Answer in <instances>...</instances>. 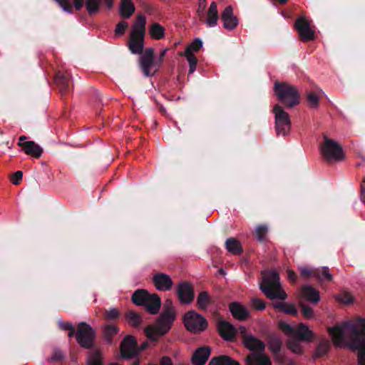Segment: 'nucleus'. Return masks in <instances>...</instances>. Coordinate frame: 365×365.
<instances>
[{
  "mask_svg": "<svg viewBox=\"0 0 365 365\" xmlns=\"http://www.w3.org/2000/svg\"><path fill=\"white\" fill-rule=\"evenodd\" d=\"M328 331L336 346L347 345L353 350H358V364L365 365V322L343 323L341 326L329 328Z\"/></svg>",
  "mask_w": 365,
  "mask_h": 365,
  "instance_id": "1",
  "label": "nucleus"
},
{
  "mask_svg": "<svg viewBox=\"0 0 365 365\" xmlns=\"http://www.w3.org/2000/svg\"><path fill=\"white\" fill-rule=\"evenodd\" d=\"M262 280L259 289L265 296L271 299L285 300L287 294L282 289L279 277L276 271H264L262 272Z\"/></svg>",
  "mask_w": 365,
  "mask_h": 365,
  "instance_id": "2",
  "label": "nucleus"
},
{
  "mask_svg": "<svg viewBox=\"0 0 365 365\" xmlns=\"http://www.w3.org/2000/svg\"><path fill=\"white\" fill-rule=\"evenodd\" d=\"M146 19L141 14L136 16L135 21L131 26L128 46L135 54H140L144 48Z\"/></svg>",
  "mask_w": 365,
  "mask_h": 365,
  "instance_id": "3",
  "label": "nucleus"
},
{
  "mask_svg": "<svg viewBox=\"0 0 365 365\" xmlns=\"http://www.w3.org/2000/svg\"><path fill=\"white\" fill-rule=\"evenodd\" d=\"M274 91L278 99L287 107L292 108L299 103V94L295 86L285 82H276Z\"/></svg>",
  "mask_w": 365,
  "mask_h": 365,
  "instance_id": "4",
  "label": "nucleus"
},
{
  "mask_svg": "<svg viewBox=\"0 0 365 365\" xmlns=\"http://www.w3.org/2000/svg\"><path fill=\"white\" fill-rule=\"evenodd\" d=\"M319 150L322 158L329 163L342 161L345 159L341 146L336 141L327 137L324 138Z\"/></svg>",
  "mask_w": 365,
  "mask_h": 365,
  "instance_id": "5",
  "label": "nucleus"
},
{
  "mask_svg": "<svg viewBox=\"0 0 365 365\" xmlns=\"http://www.w3.org/2000/svg\"><path fill=\"white\" fill-rule=\"evenodd\" d=\"M279 327L288 337L295 336L299 340L308 343L312 341L315 338L313 331L303 323H300L296 328H294L286 322L281 321L279 322Z\"/></svg>",
  "mask_w": 365,
  "mask_h": 365,
  "instance_id": "6",
  "label": "nucleus"
},
{
  "mask_svg": "<svg viewBox=\"0 0 365 365\" xmlns=\"http://www.w3.org/2000/svg\"><path fill=\"white\" fill-rule=\"evenodd\" d=\"M185 328L190 332L199 333L207 327V320L195 311H189L183 317Z\"/></svg>",
  "mask_w": 365,
  "mask_h": 365,
  "instance_id": "7",
  "label": "nucleus"
},
{
  "mask_svg": "<svg viewBox=\"0 0 365 365\" xmlns=\"http://www.w3.org/2000/svg\"><path fill=\"white\" fill-rule=\"evenodd\" d=\"M140 68L145 76H153L160 67V63L154 61V50L148 48L140 58Z\"/></svg>",
  "mask_w": 365,
  "mask_h": 365,
  "instance_id": "8",
  "label": "nucleus"
},
{
  "mask_svg": "<svg viewBox=\"0 0 365 365\" xmlns=\"http://www.w3.org/2000/svg\"><path fill=\"white\" fill-rule=\"evenodd\" d=\"M275 115V126L278 135H286L289 133L291 122L289 114L281 106L276 105L273 108Z\"/></svg>",
  "mask_w": 365,
  "mask_h": 365,
  "instance_id": "9",
  "label": "nucleus"
},
{
  "mask_svg": "<svg viewBox=\"0 0 365 365\" xmlns=\"http://www.w3.org/2000/svg\"><path fill=\"white\" fill-rule=\"evenodd\" d=\"M294 28L302 41H312L317 38L316 32L311 26V21L304 16L297 19Z\"/></svg>",
  "mask_w": 365,
  "mask_h": 365,
  "instance_id": "10",
  "label": "nucleus"
},
{
  "mask_svg": "<svg viewBox=\"0 0 365 365\" xmlns=\"http://www.w3.org/2000/svg\"><path fill=\"white\" fill-rule=\"evenodd\" d=\"M95 331L86 323L81 322L78 326L76 337L78 343L83 348H90L95 339Z\"/></svg>",
  "mask_w": 365,
  "mask_h": 365,
  "instance_id": "11",
  "label": "nucleus"
},
{
  "mask_svg": "<svg viewBox=\"0 0 365 365\" xmlns=\"http://www.w3.org/2000/svg\"><path fill=\"white\" fill-rule=\"evenodd\" d=\"M239 330L242 338V343L246 349L254 353L256 351L259 353L264 351L265 344L263 341L253 335L247 334V329L244 327H240Z\"/></svg>",
  "mask_w": 365,
  "mask_h": 365,
  "instance_id": "12",
  "label": "nucleus"
},
{
  "mask_svg": "<svg viewBox=\"0 0 365 365\" xmlns=\"http://www.w3.org/2000/svg\"><path fill=\"white\" fill-rule=\"evenodd\" d=\"M175 319V312L173 308L165 309L158 319L155 324L158 327L161 334H167L171 329Z\"/></svg>",
  "mask_w": 365,
  "mask_h": 365,
  "instance_id": "13",
  "label": "nucleus"
},
{
  "mask_svg": "<svg viewBox=\"0 0 365 365\" xmlns=\"http://www.w3.org/2000/svg\"><path fill=\"white\" fill-rule=\"evenodd\" d=\"M26 138L25 135L19 137L18 146L21 147L26 155L39 158L43 153V149L34 141H24Z\"/></svg>",
  "mask_w": 365,
  "mask_h": 365,
  "instance_id": "14",
  "label": "nucleus"
},
{
  "mask_svg": "<svg viewBox=\"0 0 365 365\" xmlns=\"http://www.w3.org/2000/svg\"><path fill=\"white\" fill-rule=\"evenodd\" d=\"M177 294L182 304H190L194 299L193 288L187 282H182L178 285Z\"/></svg>",
  "mask_w": 365,
  "mask_h": 365,
  "instance_id": "15",
  "label": "nucleus"
},
{
  "mask_svg": "<svg viewBox=\"0 0 365 365\" xmlns=\"http://www.w3.org/2000/svg\"><path fill=\"white\" fill-rule=\"evenodd\" d=\"M221 19L223 22V27L227 30H234L238 25L239 21L233 14V9L231 6L225 8L221 14Z\"/></svg>",
  "mask_w": 365,
  "mask_h": 365,
  "instance_id": "16",
  "label": "nucleus"
},
{
  "mask_svg": "<svg viewBox=\"0 0 365 365\" xmlns=\"http://www.w3.org/2000/svg\"><path fill=\"white\" fill-rule=\"evenodd\" d=\"M137 341L132 336H125L120 344V353L124 358H130L136 354Z\"/></svg>",
  "mask_w": 365,
  "mask_h": 365,
  "instance_id": "17",
  "label": "nucleus"
},
{
  "mask_svg": "<svg viewBox=\"0 0 365 365\" xmlns=\"http://www.w3.org/2000/svg\"><path fill=\"white\" fill-rule=\"evenodd\" d=\"M153 282L156 289L163 292L170 290L173 285L170 277L163 273L155 274L153 277Z\"/></svg>",
  "mask_w": 365,
  "mask_h": 365,
  "instance_id": "18",
  "label": "nucleus"
},
{
  "mask_svg": "<svg viewBox=\"0 0 365 365\" xmlns=\"http://www.w3.org/2000/svg\"><path fill=\"white\" fill-rule=\"evenodd\" d=\"M217 329L221 337L227 341H232L237 334L235 327L225 321L217 323Z\"/></svg>",
  "mask_w": 365,
  "mask_h": 365,
  "instance_id": "19",
  "label": "nucleus"
},
{
  "mask_svg": "<svg viewBox=\"0 0 365 365\" xmlns=\"http://www.w3.org/2000/svg\"><path fill=\"white\" fill-rule=\"evenodd\" d=\"M101 5L110 9L113 5V0H87L86 2V9L91 15L97 14Z\"/></svg>",
  "mask_w": 365,
  "mask_h": 365,
  "instance_id": "20",
  "label": "nucleus"
},
{
  "mask_svg": "<svg viewBox=\"0 0 365 365\" xmlns=\"http://www.w3.org/2000/svg\"><path fill=\"white\" fill-rule=\"evenodd\" d=\"M245 362L247 365H272L270 359L264 352L250 354L247 356Z\"/></svg>",
  "mask_w": 365,
  "mask_h": 365,
  "instance_id": "21",
  "label": "nucleus"
},
{
  "mask_svg": "<svg viewBox=\"0 0 365 365\" xmlns=\"http://www.w3.org/2000/svg\"><path fill=\"white\" fill-rule=\"evenodd\" d=\"M55 83L61 93H66L71 83L69 73L67 71H58L55 77Z\"/></svg>",
  "mask_w": 365,
  "mask_h": 365,
  "instance_id": "22",
  "label": "nucleus"
},
{
  "mask_svg": "<svg viewBox=\"0 0 365 365\" xmlns=\"http://www.w3.org/2000/svg\"><path fill=\"white\" fill-rule=\"evenodd\" d=\"M210 355V349L209 347H200L194 352L191 359L192 363L194 365H204Z\"/></svg>",
  "mask_w": 365,
  "mask_h": 365,
  "instance_id": "23",
  "label": "nucleus"
},
{
  "mask_svg": "<svg viewBox=\"0 0 365 365\" xmlns=\"http://www.w3.org/2000/svg\"><path fill=\"white\" fill-rule=\"evenodd\" d=\"M219 19L217 4L212 1L207 11L204 22L209 27H213L217 25Z\"/></svg>",
  "mask_w": 365,
  "mask_h": 365,
  "instance_id": "24",
  "label": "nucleus"
},
{
  "mask_svg": "<svg viewBox=\"0 0 365 365\" xmlns=\"http://www.w3.org/2000/svg\"><path fill=\"white\" fill-rule=\"evenodd\" d=\"M230 311L232 316L240 321L247 319L250 313L245 306L238 303L232 302L230 304Z\"/></svg>",
  "mask_w": 365,
  "mask_h": 365,
  "instance_id": "25",
  "label": "nucleus"
},
{
  "mask_svg": "<svg viewBox=\"0 0 365 365\" xmlns=\"http://www.w3.org/2000/svg\"><path fill=\"white\" fill-rule=\"evenodd\" d=\"M146 310L151 314H157L161 306V300L157 294H150L145 304Z\"/></svg>",
  "mask_w": 365,
  "mask_h": 365,
  "instance_id": "26",
  "label": "nucleus"
},
{
  "mask_svg": "<svg viewBox=\"0 0 365 365\" xmlns=\"http://www.w3.org/2000/svg\"><path fill=\"white\" fill-rule=\"evenodd\" d=\"M301 295L310 302L317 304L319 300V292L311 286H304L301 289Z\"/></svg>",
  "mask_w": 365,
  "mask_h": 365,
  "instance_id": "27",
  "label": "nucleus"
},
{
  "mask_svg": "<svg viewBox=\"0 0 365 365\" xmlns=\"http://www.w3.org/2000/svg\"><path fill=\"white\" fill-rule=\"evenodd\" d=\"M148 34L152 39L161 40L165 37V29L159 23L153 22L149 26Z\"/></svg>",
  "mask_w": 365,
  "mask_h": 365,
  "instance_id": "28",
  "label": "nucleus"
},
{
  "mask_svg": "<svg viewBox=\"0 0 365 365\" xmlns=\"http://www.w3.org/2000/svg\"><path fill=\"white\" fill-rule=\"evenodd\" d=\"M135 6L130 0H121L119 14L121 18L128 19L135 12Z\"/></svg>",
  "mask_w": 365,
  "mask_h": 365,
  "instance_id": "29",
  "label": "nucleus"
},
{
  "mask_svg": "<svg viewBox=\"0 0 365 365\" xmlns=\"http://www.w3.org/2000/svg\"><path fill=\"white\" fill-rule=\"evenodd\" d=\"M289 339L287 342V348L293 353L297 354H302L304 352V347L302 344L301 340L295 336L288 337Z\"/></svg>",
  "mask_w": 365,
  "mask_h": 365,
  "instance_id": "30",
  "label": "nucleus"
},
{
  "mask_svg": "<svg viewBox=\"0 0 365 365\" xmlns=\"http://www.w3.org/2000/svg\"><path fill=\"white\" fill-rule=\"evenodd\" d=\"M225 246L228 252L233 255H240L243 251L241 243L233 237L227 240Z\"/></svg>",
  "mask_w": 365,
  "mask_h": 365,
  "instance_id": "31",
  "label": "nucleus"
},
{
  "mask_svg": "<svg viewBox=\"0 0 365 365\" xmlns=\"http://www.w3.org/2000/svg\"><path fill=\"white\" fill-rule=\"evenodd\" d=\"M150 294L145 289L136 290L132 295L133 302L138 306H143Z\"/></svg>",
  "mask_w": 365,
  "mask_h": 365,
  "instance_id": "32",
  "label": "nucleus"
},
{
  "mask_svg": "<svg viewBox=\"0 0 365 365\" xmlns=\"http://www.w3.org/2000/svg\"><path fill=\"white\" fill-rule=\"evenodd\" d=\"M323 92L321 89L317 91H311L307 93V99L308 105L312 108H317L319 106V100L321 98Z\"/></svg>",
  "mask_w": 365,
  "mask_h": 365,
  "instance_id": "33",
  "label": "nucleus"
},
{
  "mask_svg": "<svg viewBox=\"0 0 365 365\" xmlns=\"http://www.w3.org/2000/svg\"><path fill=\"white\" fill-rule=\"evenodd\" d=\"M208 365H240V364L227 356H220L212 359Z\"/></svg>",
  "mask_w": 365,
  "mask_h": 365,
  "instance_id": "34",
  "label": "nucleus"
},
{
  "mask_svg": "<svg viewBox=\"0 0 365 365\" xmlns=\"http://www.w3.org/2000/svg\"><path fill=\"white\" fill-rule=\"evenodd\" d=\"M313 276L317 277L319 281L327 280V282H331L333 279V277L327 267L317 269L314 270Z\"/></svg>",
  "mask_w": 365,
  "mask_h": 365,
  "instance_id": "35",
  "label": "nucleus"
},
{
  "mask_svg": "<svg viewBox=\"0 0 365 365\" xmlns=\"http://www.w3.org/2000/svg\"><path fill=\"white\" fill-rule=\"evenodd\" d=\"M119 329L115 324H106L103 327V334L105 339L110 343L112 341V338L113 336L117 334Z\"/></svg>",
  "mask_w": 365,
  "mask_h": 365,
  "instance_id": "36",
  "label": "nucleus"
},
{
  "mask_svg": "<svg viewBox=\"0 0 365 365\" xmlns=\"http://www.w3.org/2000/svg\"><path fill=\"white\" fill-rule=\"evenodd\" d=\"M145 334L152 341H157L160 336L165 335V334L160 332V329L156 324L145 327Z\"/></svg>",
  "mask_w": 365,
  "mask_h": 365,
  "instance_id": "37",
  "label": "nucleus"
},
{
  "mask_svg": "<svg viewBox=\"0 0 365 365\" xmlns=\"http://www.w3.org/2000/svg\"><path fill=\"white\" fill-rule=\"evenodd\" d=\"M125 319L127 322L132 327H138L141 324L142 319L140 316L133 311L128 312L125 315Z\"/></svg>",
  "mask_w": 365,
  "mask_h": 365,
  "instance_id": "38",
  "label": "nucleus"
},
{
  "mask_svg": "<svg viewBox=\"0 0 365 365\" xmlns=\"http://www.w3.org/2000/svg\"><path fill=\"white\" fill-rule=\"evenodd\" d=\"M274 307L276 309H279L282 312L287 314H292V315H297V311L295 307V306L292 304L286 303V302H280L274 304Z\"/></svg>",
  "mask_w": 365,
  "mask_h": 365,
  "instance_id": "39",
  "label": "nucleus"
},
{
  "mask_svg": "<svg viewBox=\"0 0 365 365\" xmlns=\"http://www.w3.org/2000/svg\"><path fill=\"white\" fill-rule=\"evenodd\" d=\"M211 299L207 292H202L197 298V304L201 309H205L210 304Z\"/></svg>",
  "mask_w": 365,
  "mask_h": 365,
  "instance_id": "40",
  "label": "nucleus"
},
{
  "mask_svg": "<svg viewBox=\"0 0 365 365\" xmlns=\"http://www.w3.org/2000/svg\"><path fill=\"white\" fill-rule=\"evenodd\" d=\"M282 346L281 339L277 336H271L268 341V346L269 350L274 353L277 354L280 351Z\"/></svg>",
  "mask_w": 365,
  "mask_h": 365,
  "instance_id": "41",
  "label": "nucleus"
},
{
  "mask_svg": "<svg viewBox=\"0 0 365 365\" xmlns=\"http://www.w3.org/2000/svg\"><path fill=\"white\" fill-rule=\"evenodd\" d=\"M87 365H102L99 350H93L90 353L87 360Z\"/></svg>",
  "mask_w": 365,
  "mask_h": 365,
  "instance_id": "42",
  "label": "nucleus"
},
{
  "mask_svg": "<svg viewBox=\"0 0 365 365\" xmlns=\"http://www.w3.org/2000/svg\"><path fill=\"white\" fill-rule=\"evenodd\" d=\"M180 55L185 56L186 57L190 66L189 73H192L195 71L197 64V59L196 57L193 53H188V51L184 52V53H180Z\"/></svg>",
  "mask_w": 365,
  "mask_h": 365,
  "instance_id": "43",
  "label": "nucleus"
},
{
  "mask_svg": "<svg viewBox=\"0 0 365 365\" xmlns=\"http://www.w3.org/2000/svg\"><path fill=\"white\" fill-rule=\"evenodd\" d=\"M329 342L328 341H321L315 351V356L320 357L325 355L329 349Z\"/></svg>",
  "mask_w": 365,
  "mask_h": 365,
  "instance_id": "44",
  "label": "nucleus"
},
{
  "mask_svg": "<svg viewBox=\"0 0 365 365\" xmlns=\"http://www.w3.org/2000/svg\"><path fill=\"white\" fill-rule=\"evenodd\" d=\"M202 46V41L197 38L186 47L185 52L188 51V53H193V52H197L201 48Z\"/></svg>",
  "mask_w": 365,
  "mask_h": 365,
  "instance_id": "45",
  "label": "nucleus"
},
{
  "mask_svg": "<svg viewBox=\"0 0 365 365\" xmlns=\"http://www.w3.org/2000/svg\"><path fill=\"white\" fill-rule=\"evenodd\" d=\"M120 316L119 311L115 308H111L106 310L103 313V318L107 320H114Z\"/></svg>",
  "mask_w": 365,
  "mask_h": 365,
  "instance_id": "46",
  "label": "nucleus"
},
{
  "mask_svg": "<svg viewBox=\"0 0 365 365\" xmlns=\"http://www.w3.org/2000/svg\"><path fill=\"white\" fill-rule=\"evenodd\" d=\"M128 27V24L126 21H122L119 22L115 26V29L114 31L115 35L116 36H122L125 34Z\"/></svg>",
  "mask_w": 365,
  "mask_h": 365,
  "instance_id": "47",
  "label": "nucleus"
},
{
  "mask_svg": "<svg viewBox=\"0 0 365 365\" xmlns=\"http://www.w3.org/2000/svg\"><path fill=\"white\" fill-rule=\"evenodd\" d=\"M251 306L256 310H264L265 309V302L259 298H252L250 301Z\"/></svg>",
  "mask_w": 365,
  "mask_h": 365,
  "instance_id": "48",
  "label": "nucleus"
},
{
  "mask_svg": "<svg viewBox=\"0 0 365 365\" xmlns=\"http://www.w3.org/2000/svg\"><path fill=\"white\" fill-rule=\"evenodd\" d=\"M336 299L339 302L344 304H349L352 302L353 297L351 294L349 292H341L336 297Z\"/></svg>",
  "mask_w": 365,
  "mask_h": 365,
  "instance_id": "49",
  "label": "nucleus"
},
{
  "mask_svg": "<svg viewBox=\"0 0 365 365\" xmlns=\"http://www.w3.org/2000/svg\"><path fill=\"white\" fill-rule=\"evenodd\" d=\"M267 227L265 226H259L256 229V237L259 241H262L265 239L267 234Z\"/></svg>",
  "mask_w": 365,
  "mask_h": 365,
  "instance_id": "50",
  "label": "nucleus"
},
{
  "mask_svg": "<svg viewBox=\"0 0 365 365\" xmlns=\"http://www.w3.org/2000/svg\"><path fill=\"white\" fill-rule=\"evenodd\" d=\"M299 306L302 307V314L304 316V317L307 319H311L313 317V311L310 307L302 304V303H299Z\"/></svg>",
  "mask_w": 365,
  "mask_h": 365,
  "instance_id": "51",
  "label": "nucleus"
},
{
  "mask_svg": "<svg viewBox=\"0 0 365 365\" xmlns=\"http://www.w3.org/2000/svg\"><path fill=\"white\" fill-rule=\"evenodd\" d=\"M23 178V173L20 170L16 171L11 176V182L14 185H19Z\"/></svg>",
  "mask_w": 365,
  "mask_h": 365,
  "instance_id": "52",
  "label": "nucleus"
},
{
  "mask_svg": "<svg viewBox=\"0 0 365 365\" xmlns=\"http://www.w3.org/2000/svg\"><path fill=\"white\" fill-rule=\"evenodd\" d=\"M59 5L68 12H71L72 11V6L69 1V0H56Z\"/></svg>",
  "mask_w": 365,
  "mask_h": 365,
  "instance_id": "53",
  "label": "nucleus"
},
{
  "mask_svg": "<svg viewBox=\"0 0 365 365\" xmlns=\"http://www.w3.org/2000/svg\"><path fill=\"white\" fill-rule=\"evenodd\" d=\"M206 7V0H199L198 3V8L197 10V12L198 14V16L200 17V16L204 15V11Z\"/></svg>",
  "mask_w": 365,
  "mask_h": 365,
  "instance_id": "54",
  "label": "nucleus"
},
{
  "mask_svg": "<svg viewBox=\"0 0 365 365\" xmlns=\"http://www.w3.org/2000/svg\"><path fill=\"white\" fill-rule=\"evenodd\" d=\"M314 272V271H312L307 267H302L299 269L300 274L306 278L313 276Z\"/></svg>",
  "mask_w": 365,
  "mask_h": 365,
  "instance_id": "55",
  "label": "nucleus"
},
{
  "mask_svg": "<svg viewBox=\"0 0 365 365\" xmlns=\"http://www.w3.org/2000/svg\"><path fill=\"white\" fill-rule=\"evenodd\" d=\"M360 188L361 201L365 204V177L363 178Z\"/></svg>",
  "mask_w": 365,
  "mask_h": 365,
  "instance_id": "56",
  "label": "nucleus"
},
{
  "mask_svg": "<svg viewBox=\"0 0 365 365\" xmlns=\"http://www.w3.org/2000/svg\"><path fill=\"white\" fill-rule=\"evenodd\" d=\"M59 327L65 330H71L73 326L71 322H63L59 323Z\"/></svg>",
  "mask_w": 365,
  "mask_h": 365,
  "instance_id": "57",
  "label": "nucleus"
},
{
  "mask_svg": "<svg viewBox=\"0 0 365 365\" xmlns=\"http://www.w3.org/2000/svg\"><path fill=\"white\" fill-rule=\"evenodd\" d=\"M160 364V365H173V362L170 357L165 356L161 358Z\"/></svg>",
  "mask_w": 365,
  "mask_h": 365,
  "instance_id": "58",
  "label": "nucleus"
},
{
  "mask_svg": "<svg viewBox=\"0 0 365 365\" xmlns=\"http://www.w3.org/2000/svg\"><path fill=\"white\" fill-rule=\"evenodd\" d=\"M287 277L292 282H295L297 279L296 273L291 269L287 270Z\"/></svg>",
  "mask_w": 365,
  "mask_h": 365,
  "instance_id": "59",
  "label": "nucleus"
},
{
  "mask_svg": "<svg viewBox=\"0 0 365 365\" xmlns=\"http://www.w3.org/2000/svg\"><path fill=\"white\" fill-rule=\"evenodd\" d=\"M73 4L77 10H80L83 6V0H73Z\"/></svg>",
  "mask_w": 365,
  "mask_h": 365,
  "instance_id": "60",
  "label": "nucleus"
},
{
  "mask_svg": "<svg viewBox=\"0 0 365 365\" xmlns=\"http://www.w3.org/2000/svg\"><path fill=\"white\" fill-rule=\"evenodd\" d=\"M168 49L167 48H165L163 50H162L160 51V56H159V62L158 63H160L162 62L163 58L165 57V54H166V52H167Z\"/></svg>",
  "mask_w": 365,
  "mask_h": 365,
  "instance_id": "61",
  "label": "nucleus"
},
{
  "mask_svg": "<svg viewBox=\"0 0 365 365\" xmlns=\"http://www.w3.org/2000/svg\"><path fill=\"white\" fill-rule=\"evenodd\" d=\"M148 346V342H143L140 346V350H143L145 349H146L147 347Z\"/></svg>",
  "mask_w": 365,
  "mask_h": 365,
  "instance_id": "62",
  "label": "nucleus"
},
{
  "mask_svg": "<svg viewBox=\"0 0 365 365\" xmlns=\"http://www.w3.org/2000/svg\"><path fill=\"white\" fill-rule=\"evenodd\" d=\"M74 335H76V333H75L74 327H73L71 330H69L68 337L71 338V337L73 336Z\"/></svg>",
  "mask_w": 365,
  "mask_h": 365,
  "instance_id": "63",
  "label": "nucleus"
},
{
  "mask_svg": "<svg viewBox=\"0 0 365 365\" xmlns=\"http://www.w3.org/2000/svg\"><path fill=\"white\" fill-rule=\"evenodd\" d=\"M160 112H161L163 114H164V115H168V113H167V112H166V110H165V109L163 107H161V108H160Z\"/></svg>",
  "mask_w": 365,
  "mask_h": 365,
  "instance_id": "64",
  "label": "nucleus"
}]
</instances>
